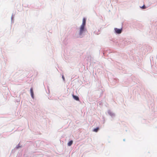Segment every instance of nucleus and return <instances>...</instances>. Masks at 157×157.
<instances>
[{"label":"nucleus","mask_w":157,"mask_h":157,"mask_svg":"<svg viewBox=\"0 0 157 157\" xmlns=\"http://www.w3.org/2000/svg\"><path fill=\"white\" fill-rule=\"evenodd\" d=\"M84 31V27L81 26L80 28V31L79 33V35L81 36L83 34V33Z\"/></svg>","instance_id":"obj_1"},{"label":"nucleus","mask_w":157,"mask_h":157,"mask_svg":"<svg viewBox=\"0 0 157 157\" xmlns=\"http://www.w3.org/2000/svg\"><path fill=\"white\" fill-rule=\"evenodd\" d=\"M122 29H118L117 28H115L114 29V30L115 31L116 33L117 34H120L121 33L122 31Z\"/></svg>","instance_id":"obj_2"},{"label":"nucleus","mask_w":157,"mask_h":157,"mask_svg":"<svg viewBox=\"0 0 157 157\" xmlns=\"http://www.w3.org/2000/svg\"><path fill=\"white\" fill-rule=\"evenodd\" d=\"M86 23V19L85 18H83L82 20V23L81 25L82 26L85 27Z\"/></svg>","instance_id":"obj_3"},{"label":"nucleus","mask_w":157,"mask_h":157,"mask_svg":"<svg viewBox=\"0 0 157 157\" xmlns=\"http://www.w3.org/2000/svg\"><path fill=\"white\" fill-rule=\"evenodd\" d=\"M30 91L31 93V96L33 98V89L32 88H31L30 89Z\"/></svg>","instance_id":"obj_4"},{"label":"nucleus","mask_w":157,"mask_h":157,"mask_svg":"<svg viewBox=\"0 0 157 157\" xmlns=\"http://www.w3.org/2000/svg\"><path fill=\"white\" fill-rule=\"evenodd\" d=\"M73 98L76 101H79V98L76 96L74 95H72Z\"/></svg>","instance_id":"obj_5"},{"label":"nucleus","mask_w":157,"mask_h":157,"mask_svg":"<svg viewBox=\"0 0 157 157\" xmlns=\"http://www.w3.org/2000/svg\"><path fill=\"white\" fill-rule=\"evenodd\" d=\"M73 142V141L72 140H71V141H70L68 143V146H71Z\"/></svg>","instance_id":"obj_6"},{"label":"nucleus","mask_w":157,"mask_h":157,"mask_svg":"<svg viewBox=\"0 0 157 157\" xmlns=\"http://www.w3.org/2000/svg\"><path fill=\"white\" fill-rule=\"evenodd\" d=\"M99 128H98V127H97V128H96L94 129V130H93V131H94V132H98V130H99Z\"/></svg>","instance_id":"obj_7"},{"label":"nucleus","mask_w":157,"mask_h":157,"mask_svg":"<svg viewBox=\"0 0 157 157\" xmlns=\"http://www.w3.org/2000/svg\"><path fill=\"white\" fill-rule=\"evenodd\" d=\"M140 7L142 9H145L146 8V7L144 5L143 6L141 7L140 6Z\"/></svg>","instance_id":"obj_8"},{"label":"nucleus","mask_w":157,"mask_h":157,"mask_svg":"<svg viewBox=\"0 0 157 157\" xmlns=\"http://www.w3.org/2000/svg\"><path fill=\"white\" fill-rule=\"evenodd\" d=\"M62 77L63 79V80H64L65 78H64V76L63 75V76H62Z\"/></svg>","instance_id":"obj_9"}]
</instances>
